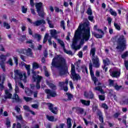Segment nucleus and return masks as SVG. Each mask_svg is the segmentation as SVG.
Segmentation results:
<instances>
[{
	"mask_svg": "<svg viewBox=\"0 0 128 128\" xmlns=\"http://www.w3.org/2000/svg\"><path fill=\"white\" fill-rule=\"evenodd\" d=\"M94 90H98V92H100L101 94H104V90H102V88L100 86L96 87L95 88H94Z\"/></svg>",
	"mask_w": 128,
	"mask_h": 128,
	"instance_id": "7c9ffc66",
	"label": "nucleus"
},
{
	"mask_svg": "<svg viewBox=\"0 0 128 128\" xmlns=\"http://www.w3.org/2000/svg\"><path fill=\"white\" fill-rule=\"evenodd\" d=\"M66 128H72V119L68 118L66 120Z\"/></svg>",
	"mask_w": 128,
	"mask_h": 128,
	"instance_id": "a878e982",
	"label": "nucleus"
},
{
	"mask_svg": "<svg viewBox=\"0 0 128 128\" xmlns=\"http://www.w3.org/2000/svg\"><path fill=\"white\" fill-rule=\"evenodd\" d=\"M45 92L47 94V96L48 98H50V96L52 98H54L56 96V93L54 91H52L50 89H47L45 90Z\"/></svg>",
	"mask_w": 128,
	"mask_h": 128,
	"instance_id": "ddd939ff",
	"label": "nucleus"
},
{
	"mask_svg": "<svg viewBox=\"0 0 128 128\" xmlns=\"http://www.w3.org/2000/svg\"><path fill=\"white\" fill-rule=\"evenodd\" d=\"M46 85L50 86V88H52V90H56V86L54 84H52L51 82H50L48 80L46 81Z\"/></svg>",
	"mask_w": 128,
	"mask_h": 128,
	"instance_id": "5701e85b",
	"label": "nucleus"
},
{
	"mask_svg": "<svg viewBox=\"0 0 128 128\" xmlns=\"http://www.w3.org/2000/svg\"><path fill=\"white\" fill-rule=\"evenodd\" d=\"M96 112L97 114H98V112H102L100 109H98V107L96 105H94L92 107V112Z\"/></svg>",
	"mask_w": 128,
	"mask_h": 128,
	"instance_id": "bb28decb",
	"label": "nucleus"
},
{
	"mask_svg": "<svg viewBox=\"0 0 128 128\" xmlns=\"http://www.w3.org/2000/svg\"><path fill=\"white\" fill-rule=\"evenodd\" d=\"M57 40L58 42L62 46L64 50V42L62 41V40L60 39H57Z\"/></svg>",
	"mask_w": 128,
	"mask_h": 128,
	"instance_id": "ea45409f",
	"label": "nucleus"
},
{
	"mask_svg": "<svg viewBox=\"0 0 128 128\" xmlns=\"http://www.w3.org/2000/svg\"><path fill=\"white\" fill-rule=\"evenodd\" d=\"M80 102L82 103V104L86 106H88L90 104V100H81Z\"/></svg>",
	"mask_w": 128,
	"mask_h": 128,
	"instance_id": "b1692460",
	"label": "nucleus"
},
{
	"mask_svg": "<svg viewBox=\"0 0 128 128\" xmlns=\"http://www.w3.org/2000/svg\"><path fill=\"white\" fill-rule=\"evenodd\" d=\"M92 34L95 36V38H102V36L101 34H98L96 32L92 33Z\"/></svg>",
	"mask_w": 128,
	"mask_h": 128,
	"instance_id": "58836bf2",
	"label": "nucleus"
},
{
	"mask_svg": "<svg viewBox=\"0 0 128 128\" xmlns=\"http://www.w3.org/2000/svg\"><path fill=\"white\" fill-rule=\"evenodd\" d=\"M114 26H115L116 30H120V26L118 24H116V22L114 23Z\"/></svg>",
	"mask_w": 128,
	"mask_h": 128,
	"instance_id": "5fc2aeb1",
	"label": "nucleus"
},
{
	"mask_svg": "<svg viewBox=\"0 0 128 128\" xmlns=\"http://www.w3.org/2000/svg\"><path fill=\"white\" fill-rule=\"evenodd\" d=\"M116 42V50H120L124 51V50L126 49V39L124 35H121L118 38Z\"/></svg>",
	"mask_w": 128,
	"mask_h": 128,
	"instance_id": "7ed1b4c3",
	"label": "nucleus"
},
{
	"mask_svg": "<svg viewBox=\"0 0 128 128\" xmlns=\"http://www.w3.org/2000/svg\"><path fill=\"white\" fill-rule=\"evenodd\" d=\"M128 51H126L124 52L121 56L122 58H128Z\"/></svg>",
	"mask_w": 128,
	"mask_h": 128,
	"instance_id": "37998d69",
	"label": "nucleus"
},
{
	"mask_svg": "<svg viewBox=\"0 0 128 128\" xmlns=\"http://www.w3.org/2000/svg\"><path fill=\"white\" fill-rule=\"evenodd\" d=\"M43 68L44 70V73H45L46 76H50V73H48V72L46 70V66H44Z\"/></svg>",
	"mask_w": 128,
	"mask_h": 128,
	"instance_id": "864d4df0",
	"label": "nucleus"
},
{
	"mask_svg": "<svg viewBox=\"0 0 128 128\" xmlns=\"http://www.w3.org/2000/svg\"><path fill=\"white\" fill-rule=\"evenodd\" d=\"M87 14H88V16H92V9L88 8L87 11Z\"/></svg>",
	"mask_w": 128,
	"mask_h": 128,
	"instance_id": "680f3d73",
	"label": "nucleus"
},
{
	"mask_svg": "<svg viewBox=\"0 0 128 128\" xmlns=\"http://www.w3.org/2000/svg\"><path fill=\"white\" fill-rule=\"evenodd\" d=\"M50 34L52 38H57L58 36L56 34H58V32H56V30L53 29L50 30Z\"/></svg>",
	"mask_w": 128,
	"mask_h": 128,
	"instance_id": "a211bd4d",
	"label": "nucleus"
},
{
	"mask_svg": "<svg viewBox=\"0 0 128 128\" xmlns=\"http://www.w3.org/2000/svg\"><path fill=\"white\" fill-rule=\"evenodd\" d=\"M15 92L16 94H18L20 92V89L18 88V86L17 84L16 85Z\"/></svg>",
	"mask_w": 128,
	"mask_h": 128,
	"instance_id": "bf43d9fd",
	"label": "nucleus"
},
{
	"mask_svg": "<svg viewBox=\"0 0 128 128\" xmlns=\"http://www.w3.org/2000/svg\"><path fill=\"white\" fill-rule=\"evenodd\" d=\"M12 94L10 92V91L8 90H5V96H4V98L5 100H6V98H12Z\"/></svg>",
	"mask_w": 128,
	"mask_h": 128,
	"instance_id": "4be33fe9",
	"label": "nucleus"
},
{
	"mask_svg": "<svg viewBox=\"0 0 128 128\" xmlns=\"http://www.w3.org/2000/svg\"><path fill=\"white\" fill-rule=\"evenodd\" d=\"M36 10L40 16H44V8H42V3L38 2L36 4Z\"/></svg>",
	"mask_w": 128,
	"mask_h": 128,
	"instance_id": "0eeeda50",
	"label": "nucleus"
},
{
	"mask_svg": "<svg viewBox=\"0 0 128 128\" xmlns=\"http://www.w3.org/2000/svg\"><path fill=\"white\" fill-rule=\"evenodd\" d=\"M24 68H26V69L27 70V74H28V76H30V64H26V66H24Z\"/></svg>",
	"mask_w": 128,
	"mask_h": 128,
	"instance_id": "72a5a7b5",
	"label": "nucleus"
},
{
	"mask_svg": "<svg viewBox=\"0 0 128 128\" xmlns=\"http://www.w3.org/2000/svg\"><path fill=\"white\" fill-rule=\"evenodd\" d=\"M22 10L23 14H26V12H28V8L23 6L22 8Z\"/></svg>",
	"mask_w": 128,
	"mask_h": 128,
	"instance_id": "3c124183",
	"label": "nucleus"
},
{
	"mask_svg": "<svg viewBox=\"0 0 128 128\" xmlns=\"http://www.w3.org/2000/svg\"><path fill=\"white\" fill-rule=\"evenodd\" d=\"M14 72V80L20 78L21 80H23L24 82H26V76L25 72H22L20 70H16Z\"/></svg>",
	"mask_w": 128,
	"mask_h": 128,
	"instance_id": "20e7f679",
	"label": "nucleus"
},
{
	"mask_svg": "<svg viewBox=\"0 0 128 128\" xmlns=\"http://www.w3.org/2000/svg\"><path fill=\"white\" fill-rule=\"evenodd\" d=\"M96 48H91L90 50V56H92L93 58H96L94 56L96 55Z\"/></svg>",
	"mask_w": 128,
	"mask_h": 128,
	"instance_id": "cd10ccee",
	"label": "nucleus"
},
{
	"mask_svg": "<svg viewBox=\"0 0 128 128\" xmlns=\"http://www.w3.org/2000/svg\"><path fill=\"white\" fill-rule=\"evenodd\" d=\"M99 99L100 100H104V96L102 95H99L98 96Z\"/></svg>",
	"mask_w": 128,
	"mask_h": 128,
	"instance_id": "0e129e2a",
	"label": "nucleus"
},
{
	"mask_svg": "<svg viewBox=\"0 0 128 128\" xmlns=\"http://www.w3.org/2000/svg\"><path fill=\"white\" fill-rule=\"evenodd\" d=\"M102 107L103 108H104V110H108V105H106V104L104 103L102 104Z\"/></svg>",
	"mask_w": 128,
	"mask_h": 128,
	"instance_id": "4d7b16f0",
	"label": "nucleus"
},
{
	"mask_svg": "<svg viewBox=\"0 0 128 128\" xmlns=\"http://www.w3.org/2000/svg\"><path fill=\"white\" fill-rule=\"evenodd\" d=\"M51 68H56L59 70L60 76L64 74V59L62 57V56H58L53 58Z\"/></svg>",
	"mask_w": 128,
	"mask_h": 128,
	"instance_id": "f03ea898",
	"label": "nucleus"
},
{
	"mask_svg": "<svg viewBox=\"0 0 128 128\" xmlns=\"http://www.w3.org/2000/svg\"><path fill=\"white\" fill-rule=\"evenodd\" d=\"M69 86H70V88H72V90H74V84H72V82H69Z\"/></svg>",
	"mask_w": 128,
	"mask_h": 128,
	"instance_id": "69168bd1",
	"label": "nucleus"
},
{
	"mask_svg": "<svg viewBox=\"0 0 128 128\" xmlns=\"http://www.w3.org/2000/svg\"><path fill=\"white\" fill-rule=\"evenodd\" d=\"M10 56V53H8L6 56H0V66L3 72H6V64L4 62H6V56Z\"/></svg>",
	"mask_w": 128,
	"mask_h": 128,
	"instance_id": "423d86ee",
	"label": "nucleus"
},
{
	"mask_svg": "<svg viewBox=\"0 0 128 128\" xmlns=\"http://www.w3.org/2000/svg\"><path fill=\"white\" fill-rule=\"evenodd\" d=\"M122 104H128V98L125 100H122Z\"/></svg>",
	"mask_w": 128,
	"mask_h": 128,
	"instance_id": "052dcab7",
	"label": "nucleus"
},
{
	"mask_svg": "<svg viewBox=\"0 0 128 128\" xmlns=\"http://www.w3.org/2000/svg\"><path fill=\"white\" fill-rule=\"evenodd\" d=\"M71 78L72 80L78 82V80H80L82 78L79 74L76 72V66L74 64H71Z\"/></svg>",
	"mask_w": 128,
	"mask_h": 128,
	"instance_id": "39448f33",
	"label": "nucleus"
},
{
	"mask_svg": "<svg viewBox=\"0 0 128 128\" xmlns=\"http://www.w3.org/2000/svg\"><path fill=\"white\" fill-rule=\"evenodd\" d=\"M46 20L48 22V24L49 25V28H54V24H52V22L50 20V18H47Z\"/></svg>",
	"mask_w": 128,
	"mask_h": 128,
	"instance_id": "473e14b6",
	"label": "nucleus"
},
{
	"mask_svg": "<svg viewBox=\"0 0 128 128\" xmlns=\"http://www.w3.org/2000/svg\"><path fill=\"white\" fill-rule=\"evenodd\" d=\"M24 52L26 54V56H32V51L30 48L24 50Z\"/></svg>",
	"mask_w": 128,
	"mask_h": 128,
	"instance_id": "f3484780",
	"label": "nucleus"
},
{
	"mask_svg": "<svg viewBox=\"0 0 128 128\" xmlns=\"http://www.w3.org/2000/svg\"><path fill=\"white\" fill-rule=\"evenodd\" d=\"M24 98L26 102H32V98L30 97L24 96Z\"/></svg>",
	"mask_w": 128,
	"mask_h": 128,
	"instance_id": "603ef678",
	"label": "nucleus"
},
{
	"mask_svg": "<svg viewBox=\"0 0 128 128\" xmlns=\"http://www.w3.org/2000/svg\"><path fill=\"white\" fill-rule=\"evenodd\" d=\"M22 128L20 126V124L18 123L16 126V124H13L12 128Z\"/></svg>",
	"mask_w": 128,
	"mask_h": 128,
	"instance_id": "8fccbe9b",
	"label": "nucleus"
},
{
	"mask_svg": "<svg viewBox=\"0 0 128 128\" xmlns=\"http://www.w3.org/2000/svg\"><path fill=\"white\" fill-rule=\"evenodd\" d=\"M84 96L88 98H94V94L92 92H89L88 93V92H84Z\"/></svg>",
	"mask_w": 128,
	"mask_h": 128,
	"instance_id": "6ab92c4d",
	"label": "nucleus"
},
{
	"mask_svg": "<svg viewBox=\"0 0 128 128\" xmlns=\"http://www.w3.org/2000/svg\"><path fill=\"white\" fill-rule=\"evenodd\" d=\"M102 62L104 65L102 66V68L106 72H108V67L106 66H110V60L108 58H106V59H102Z\"/></svg>",
	"mask_w": 128,
	"mask_h": 128,
	"instance_id": "9d476101",
	"label": "nucleus"
},
{
	"mask_svg": "<svg viewBox=\"0 0 128 128\" xmlns=\"http://www.w3.org/2000/svg\"><path fill=\"white\" fill-rule=\"evenodd\" d=\"M47 106L48 108V109L52 112L53 114H58V108L56 107L54 108V105L50 103L47 104Z\"/></svg>",
	"mask_w": 128,
	"mask_h": 128,
	"instance_id": "4468645a",
	"label": "nucleus"
},
{
	"mask_svg": "<svg viewBox=\"0 0 128 128\" xmlns=\"http://www.w3.org/2000/svg\"><path fill=\"white\" fill-rule=\"evenodd\" d=\"M14 60L16 66H18V57H14Z\"/></svg>",
	"mask_w": 128,
	"mask_h": 128,
	"instance_id": "6e6d98bb",
	"label": "nucleus"
},
{
	"mask_svg": "<svg viewBox=\"0 0 128 128\" xmlns=\"http://www.w3.org/2000/svg\"><path fill=\"white\" fill-rule=\"evenodd\" d=\"M70 73L68 72V68L66 66V64L64 63V76H68Z\"/></svg>",
	"mask_w": 128,
	"mask_h": 128,
	"instance_id": "2f4dec72",
	"label": "nucleus"
},
{
	"mask_svg": "<svg viewBox=\"0 0 128 128\" xmlns=\"http://www.w3.org/2000/svg\"><path fill=\"white\" fill-rule=\"evenodd\" d=\"M92 62L93 64V66L94 68H100V60L98 59V56L92 58Z\"/></svg>",
	"mask_w": 128,
	"mask_h": 128,
	"instance_id": "f8f14e48",
	"label": "nucleus"
},
{
	"mask_svg": "<svg viewBox=\"0 0 128 128\" xmlns=\"http://www.w3.org/2000/svg\"><path fill=\"white\" fill-rule=\"evenodd\" d=\"M64 128V124H60V126H56V128Z\"/></svg>",
	"mask_w": 128,
	"mask_h": 128,
	"instance_id": "774afa93",
	"label": "nucleus"
},
{
	"mask_svg": "<svg viewBox=\"0 0 128 128\" xmlns=\"http://www.w3.org/2000/svg\"><path fill=\"white\" fill-rule=\"evenodd\" d=\"M90 22L87 21L84 24H80L78 28L76 30L71 48L76 52L80 50L85 42H88L90 38Z\"/></svg>",
	"mask_w": 128,
	"mask_h": 128,
	"instance_id": "f257e3e1",
	"label": "nucleus"
},
{
	"mask_svg": "<svg viewBox=\"0 0 128 128\" xmlns=\"http://www.w3.org/2000/svg\"><path fill=\"white\" fill-rule=\"evenodd\" d=\"M38 63L34 62L32 64V68L34 70H36V68H38Z\"/></svg>",
	"mask_w": 128,
	"mask_h": 128,
	"instance_id": "79ce46f5",
	"label": "nucleus"
},
{
	"mask_svg": "<svg viewBox=\"0 0 128 128\" xmlns=\"http://www.w3.org/2000/svg\"><path fill=\"white\" fill-rule=\"evenodd\" d=\"M34 38H37L38 40H40L42 38V36L38 34H36L32 36Z\"/></svg>",
	"mask_w": 128,
	"mask_h": 128,
	"instance_id": "e433bc0d",
	"label": "nucleus"
},
{
	"mask_svg": "<svg viewBox=\"0 0 128 128\" xmlns=\"http://www.w3.org/2000/svg\"><path fill=\"white\" fill-rule=\"evenodd\" d=\"M110 76H112V78H118L120 76V73L118 72V71L116 70H113L112 71V70H110Z\"/></svg>",
	"mask_w": 128,
	"mask_h": 128,
	"instance_id": "2eb2a0df",
	"label": "nucleus"
},
{
	"mask_svg": "<svg viewBox=\"0 0 128 128\" xmlns=\"http://www.w3.org/2000/svg\"><path fill=\"white\" fill-rule=\"evenodd\" d=\"M6 80V75L2 74L0 75V90H4V82Z\"/></svg>",
	"mask_w": 128,
	"mask_h": 128,
	"instance_id": "9b49d317",
	"label": "nucleus"
},
{
	"mask_svg": "<svg viewBox=\"0 0 128 128\" xmlns=\"http://www.w3.org/2000/svg\"><path fill=\"white\" fill-rule=\"evenodd\" d=\"M13 100H15L16 102H22V100L20 99V98H18V95L17 94H14L12 97Z\"/></svg>",
	"mask_w": 128,
	"mask_h": 128,
	"instance_id": "c85d7f7f",
	"label": "nucleus"
},
{
	"mask_svg": "<svg viewBox=\"0 0 128 128\" xmlns=\"http://www.w3.org/2000/svg\"><path fill=\"white\" fill-rule=\"evenodd\" d=\"M89 70H90V74L91 76V78L93 81L94 82V84L95 86H98V80L96 76H94V71L92 70V62L89 64Z\"/></svg>",
	"mask_w": 128,
	"mask_h": 128,
	"instance_id": "1a4fd4ad",
	"label": "nucleus"
},
{
	"mask_svg": "<svg viewBox=\"0 0 128 128\" xmlns=\"http://www.w3.org/2000/svg\"><path fill=\"white\" fill-rule=\"evenodd\" d=\"M114 88L115 89H116V90H118L120 88H122V86H118V84H115L114 86Z\"/></svg>",
	"mask_w": 128,
	"mask_h": 128,
	"instance_id": "13d9d810",
	"label": "nucleus"
},
{
	"mask_svg": "<svg viewBox=\"0 0 128 128\" xmlns=\"http://www.w3.org/2000/svg\"><path fill=\"white\" fill-rule=\"evenodd\" d=\"M80 60H78L76 62L74 63V64L76 66V70L78 72H80Z\"/></svg>",
	"mask_w": 128,
	"mask_h": 128,
	"instance_id": "412c9836",
	"label": "nucleus"
},
{
	"mask_svg": "<svg viewBox=\"0 0 128 128\" xmlns=\"http://www.w3.org/2000/svg\"><path fill=\"white\" fill-rule=\"evenodd\" d=\"M42 80V76H40V75H34L32 77V80H33V82H36V88L37 90L40 88V83Z\"/></svg>",
	"mask_w": 128,
	"mask_h": 128,
	"instance_id": "6e6552de",
	"label": "nucleus"
},
{
	"mask_svg": "<svg viewBox=\"0 0 128 128\" xmlns=\"http://www.w3.org/2000/svg\"><path fill=\"white\" fill-rule=\"evenodd\" d=\"M46 118L50 122H54V116H51L50 115H46Z\"/></svg>",
	"mask_w": 128,
	"mask_h": 128,
	"instance_id": "f704fd0d",
	"label": "nucleus"
},
{
	"mask_svg": "<svg viewBox=\"0 0 128 128\" xmlns=\"http://www.w3.org/2000/svg\"><path fill=\"white\" fill-rule=\"evenodd\" d=\"M48 34L46 33L45 34L44 38L43 40V44H46L48 42Z\"/></svg>",
	"mask_w": 128,
	"mask_h": 128,
	"instance_id": "a18cd8bd",
	"label": "nucleus"
},
{
	"mask_svg": "<svg viewBox=\"0 0 128 128\" xmlns=\"http://www.w3.org/2000/svg\"><path fill=\"white\" fill-rule=\"evenodd\" d=\"M4 28H6V30H9V28H10V24L4 22L3 24Z\"/></svg>",
	"mask_w": 128,
	"mask_h": 128,
	"instance_id": "c03bdc74",
	"label": "nucleus"
},
{
	"mask_svg": "<svg viewBox=\"0 0 128 128\" xmlns=\"http://www.w3.org/2000/svg\"><path fill=\"white\" fill-rule=\"evenodd\" d=\"M14 110H16L17 112H18V114H20V108H18V106H16L14 108Z\"/></svg>",
	"mask_w": 128,
	"mask_h": 128,
	"instance_id": "e2e57ef3",
	"label": "nucleus"
},
{
	"mask_svg": "<svg viewBox=\"0 0 128 128\" xmlns=\"http://www.w3.org/2000/svg\"><path fill=\"white\" fill-rule=\"evenodd\" d=\"M98 116H99V120L102 124L104 122V116H102V112L98 111Z\"/></svg>",
	"mask_w": 128,
	"mask_h": 128,
	"instance_id": "393cba45",
	"label": "nucleus"
},
{
	"mask_svg": "<svg viewBox=\"0 0 128 128\" xmlns=\"http://www.w3.org/2000/svg\"><path fill=\"white\" fill-rule=\"evenodd\" d=\"M108 84L110 86H114V80L111 79L108 80Z\"/></svg>",
	"mask_w": 128,
	"mask_h": 128,
	"instance_id": "4c0bfd02",
	"label": "nucleus"
},
{
	"mask_svg": "<svg viewBox=\"0 0 128 128\" xmlns=\"http://www.w3.org/2000/svg\"><path fill=\"white\" fill-rule=\"evenodd\" d=\"M64 52H66V54H70V56H74V54H72V50H68L64 49Z\"/></svg>",
	"mask_w": 128,
	"mask_h": 128,
	"instance_id": "09e8293b",
	"label": "nucleus"
},
{
	"mask_svg": "<svg viewBox=\"0 0 128 128\" xmlns=\"http://www.w3.org/2000/svg\"><path fill=\"white\" fill-rule=\"evenodd\" d=\"M66 96L68 98L67 100H72V98H74V96H72V94L70 92H66Z\"/></svg>",
	"mask_w": 128,
	"mask_h": 128,
	"instance_id": "c756f323",
	"label": "nucleus"
},
{
	"mask_svg": "<svg viewBox=\"0 0 128 128\" xmlns=\"http://www.w3.org/2000/svg\"><path fill=\"white\" fill-rule=\"evenodd\" d=\"M46 24V21L44 20H41L33 22L34 26H40V24Z\"/></svg>",
	"mask_w": 128,
	"mask_h": 128,
	"instance_id": "aec40b11",
	"label": "nucleus"
},
{
	"mask_svg": "<svg viewBox=\"0 0 128 128\" xmlns=\"http://www.w3.org/2000/svg\"><path fill=\"white\" fill-rule=\"evenodd\" d=\"M25 92L27 96H32V91L28 88H26Z\"/></svg>",
	"mask_w": 128,
	"mask_h": 128,
	"instance_id": "c9c22d12",
	"label": "nucleus"
},
{
	"mask_svg": "<svg viewBox=\"0 0 128 128\" xmlns=\"http://www.w3.org/2000/svg\"><path fill=\"white\" fill-rule=\"evenodd\" d=\"M78 56H79V58H82V52L80 51L78 52Z\"/></svg>",
	"mask_w": 128,
	"mask_h": 128,
	"instance_id": "338daca9",
	"label": "nucleus"
},
{
	"mask_svg": "<svg viewBox=\"0 0 128 128\" xmlns=\"http://www.w3.org/2000/svg\"><path fill=\"white\" fill-rule=\"evenodd\" d=\"M7 64H10V66H14V64L12 63V59L11 58H9V60L7 62Z\"/></svg>",
	"mask_w": 128,
	"mask_h": 128,
	"instance_id": "de8ad7c7",
	"label": "nucleus"
},
{
	"mask_svg": "<svg viewBox=\"0 0 128 128\" xmlns=\"http://www.w3.org/2000/svg\"><path fill=\"white\" fill-rule=\"evenodd\" d=\"M59 86L61 90H64V82H60L59 83Z\"/></svg>",
	"mask_w": 128,
	"mask_h": 128,
	"instance_id": "49530a36",
	"label": "nucleus"
},
{
	"mask_svg": "<svg viewBox=\"0 0 128 128\" xmlns=\"http://www.w3.org/2000/svg\"><path fill=\"white\" fill-rule=\"evenodd\" d=\"M72 110H76V112L78 114H84V110L83 108L79 107H74Z\"/></svg>",
	"mask_w": 128,
	"mask_h": 128,
	"instance_id": "dca6fc26",
	"label": "nucleus"
},
{
	"mask_svg": "<svg viewBox=\"0 0 128 128\" xmlns=\"http://www.w3.org/2000/svg\"><path fill=\"white\" fill-rule=\"evenodd\" d=\"M110 13L111 14L112 16H116V11H114L112 8L110 9Z\"/></svg>",
	"mask_w": 128,
	"mask_h": 128,
	"instance_id": "a19ab883",
	"label": "nucleus"
}]
</instances>
